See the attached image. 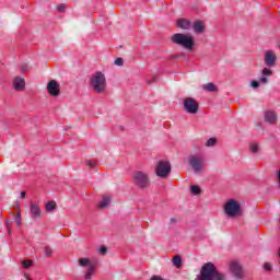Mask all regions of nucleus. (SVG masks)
Here are the masks:
<instances>
[{"mask_svg": "<svg viewBox=\"0 0 280 280\" xmlns=\"http://www.w3.org/2000/svg\"><path fill=\"white\" fill-rule=\"evenodd\" d=\"M195 280H226V277L218 271V267L213 262H206Z\"/></svg>", "mask_w": 280, "mask_h": 280, "instance_id": "obj_1", "label": "nucleus"}, {"mask_svg": "<svg viewBox=\"0 0 280 280\" xmlns=\"http://www.w3.org/2000/svg\"><path fill=\"white\" fill-rule=\"evenodd\" d=\"M171 42L173 45L183 47L186 51H194V47H196V40L191 34L175 33L171 36Z\"/></svg>", "mask_w": 280, "mask_h": 280, "instance_id": "obj_2", "label": "nucleus"}, {"mask_svg": "<svg viewBox=\"0 0 280 280\" xmlns=\"http://www.w3.org/2000/svg\"><path fill=\"white\" fill-rule=\"evenodd\" d=\"M90 88L92 89V91H94V93H106V75L101 71L92 74V77L90 78Z\"/></svg>", "mask_w": 280, "mask_h": 280, "instance_id": "obj_3", "label": "nucleus"}, {"mask_svg": "<svg viewBox=\"0 0 280 280\" xmlns=\"http://www.w3.org/2000/svg\"><path fill=\"white\" fill-rule=\"evenodd\" d=\"M250 209L248 202L244 200L230 199L223 206V211H246Z\"/></svg>", "mask_w": 280, "mask_h": 280, "instance_id": "obj_4", "label": "nucleus"}, {"mask_svg": "<svg viewBox=\"0 0 280 280\" xmlns=\"http://www.w3.org/2000/svg\"><path fill=\"white\" fill-rule=\"evenodd\" d=\"M79 267L80 268H85V280H91L93 279V276L95 275V261L91 260L88 257H83L79 259Z\"/></svg>", "mask_w": 280, "mask_h": 280, "instance_id": "obj_5", "label": "nucleus"}, {"mask_svg": "<svg viewBox=\"0 0 280 280\" xmlns=\"http://www.w3.org/2000/svg\"><path fill=\"white\" fill-rule=\"evenodd\" d=\"M172 173V164L168 161H159L155 166V174L159 178H167Z\"/></svg>", "mask_w": 280, "mask_h": 280, "instance_id": "obj_6", "label": "nucleus"}, {"mask_svg": "<svg viewBox=\"0 0 280 280\" xmlns=\"http://www.w3.org/2000/svg\"><path fill=\"white\" fill-rule=\"evenodd\" d=\"M133 183L140 189H145V187L150 186V177L148 176V173L142 171H137L133 174Z\"/></svg>", "mask_w": 280, "mask_h": 280, "instance_id": "obj_7", "label": "nucleus"}, {"mask_svg": "<svg viewBox=\"0 0 280 280\" xmlns=\"http://www.w3.org/2000/svg\"><path fill=\"white\" fill-rule=\"evenodd\" d=\"M188 161L195 174H200L202 172V168L205 167V160H202L200 155H190Z\"/></svg>", "mask_w": 280, "mask_h": 280, "instance_id": "obj_8", "label": "nucleus"}, {"mask_svg": "<svg viewBox=\"0 0 280 280\" xmlns=\"http://www.w3.org/2000/svg\"><path fill=\"white\" fill-rule=\"evenodd\" d=\"M230 272L232 277L236 280H243L244 279V267H242V264L238 261H232L230 262Z\"/></svg>", "mask_w": 280, "mask_h": 280, "instance_id": "obj_9", "label": "nucleus"}, {"mask_svg": "<svg viewBox=\"0 0 280 280\" xmlns=\"http://www.w3.org/2000/svg\"><path fill=\"white\" fill-rule=\"evenodd\" d=\"M184 110L189 115H196L198 113V102L195 98L187 97L184 100Z\"/></svg>", "mask_w": 280, "mask_h": 280, "instance_id": "obj_10", "label": "nucleus"}, {"mask_svg": "<svg viewBox=\"0 0 280 280\" xmlns=\"http://www.w3.org/2000/svg\"><path fill=\"white\" fill-rule=\"evenodd\" d=\"M47 91L52 97H58L60 95V84L56 80H51L47 84Z\"/></svg>", "mask_w": 280, "mask_h": 280, "instance_id": "obj_11", "label": "nucleus"}, {"mask_svg": "<svg viewBox=\"0 0 280 280\" xmlns=\"http://www.w3.org/2000/svg\"><path fill=\"white\" fill-rule=\"evenodd\" d=\"M265 63L267 67H275V63L277 62V54L272 50H267L265 52Z\"/></svg>", "mask_w": 280, "mask_h": 280, "instance_id": "obj_12", "label": "nucleus"}, {"mask_svg": "<svg viewBox=\"0 0 280 280\" xmlns=\"http://www.w3.org/2000/svg\"><path fill=\"white\" fill-rule=\"evenodd\" d=\"M192 23L190 20H187L185 18H180L176 22V27H179V30H186L189 31L191 30Z\"/></svg>", "mask_w": 280, "mask_h": 280, "instance_id": "obj_13", "label": "nucleus"}, {"mask_svg": "<svg viewBox=\"0 0 280 280\" xmlns=\"http://www.w3.org/2000/svg\"><path fill=\"white\" fill-rule=\"evenodd\" d=\"M191 30L195 32V34L199 35V34H205V22L197 20L192 23Z\"/></svg>", "mask_w": 280, "mask_h": 280, "instance_id": "obj_14", "label": "nucleus"}, {"mask_svg": "<svg viewBox=\"0 0 280 280\" xmlns=\"http://www.w3.org/2000/svg\"><path fill=\"white\" fill-rule=\"evenodd\" d=\"M264 119L266 124L275 125L277 124V113L272 110L265 112Z\"/></svg>", "mask_w": 280, "mask_h": 280, "instance_id": "obj_15", "label": "nucleus"}, {"mask_svg": "<svg viewBox=\"0 0 280 280\" xmlns=\"http://www.w3.org/2000/svg\"><path fill=\"white\" fill-rule=\"evenodd\" d=\"M13 88L15 89V91H23V89H25V79L21 77H15L13 79Z\"/></svg>", "mask_w": 280, "mask_h": 280, "instance_id": "obj_16", "label": "nucleus"}, {"mask_svg": "<svg viewBox=\"0 0 280 280\" xmlns=\"http://www.w3.org/2000/svg\"><path fill=\"white\" fill-rule=\"evenodd\" d=\"M270 75H272V70L268 69V68H265L261 72L259 83L260 84H268V78H270Z\"/></svg>", "mask_w": 280, "mask_h": 280, "instance_id": "obj_17", "label": "nucleus"}, {"mask_svg": "<svg viewBox=\"0 0 280 280\" xmlns=\"http://www.w3.org/2000/svg\"><path fill=\"white\" fill-rule=\"evenodd\" d=\"M224 218H228L229 220L242 218V211H224Z\"/></svg>", "mask_w": 280, "mask_h": 280, "instance_id": "obj_18", "label": "nucleus"}, {"mask_svg": "<svg viewBox=\"0 0 280 280\" xmlns=\"http://www.w3.org/2000/svg\"><path fill=\"white\" fill-rule=\"evenodd\" d=\"M110 205V196H103V199L98 203V209H106Z\"/></svg>", "mask_w": 280, "mask_h": 280, "instance_id": "obj_19", "label": "nucleus"}, {"mask_svg": "<svg viewBox=\"0 0 280 280\" xmlns=\"http://www.w3.org/2000/svg\"><path fill=\"white\" fill-rule=\"evenodd\" d=\"M203 91H208V93H215L218 91V86L213 83H207L202 86Z\"/></svg>", "mask_w": 280, "mask_h": 280, "instance_id": "obj_20", "label": "nucleus"}, {"mask_svg": "<svg viewBox=\"0 0 280 280\" xmlns=\"http://www.w3.org/2000/svg\"><path fill=\"white\" fill-rule=\"evenodd\" d=\"M56 209H58L56 201H49L46 203V211H56Z\"/></svg>", "mask_w": 280, "mask_h": 280, "instance_id": "obj_21", "label": "nucleus"}, {"mask_svg": "<svg viewBox=\"0 0 280 280\" xmlns=\"http://www.w3.org/2000/svg\"><path fill=\"white\" fill-rule=\"evenodd\" d=\"M173 264L176 266V268H180L183 264V258L180 256H174Z\"/></svg>", "mask_w": 280, "mask_h": 280, "instance_id": "obj_22", "label": "nucleus"}, {"mask_svg": "<svg viewBox=\"0 0 280 280\" xmlns=\"http://www.w3.org/2000/svg\"><path fill=\"white\" fill-rule=\"evenodd\" d=\"M218 143L215 138H210L206 142V148H213Z\"/></svg>", "mask_w": 280, "mask_h": 280, "instance_id": "obj_23", "label": "nucleus"}, {"mask_svg": "<svg viewBox=\"0 0 280 280\" xmlns=\"http://www.w3.org/2000/svg\"><path fill=\"white\" fill-rule=\"evenodd\" d=\"M190 194H192L194 196H200V186H191Z\"/></svg>", "mask_w": 280, "mask_h": 280, "instance_id": "obj_24", "label": "nucleus"}, {"mask_svg": "<svg viewBox=\"0 0 280 280\" xmlns=\"http://www.w3.org/2000/svg\"><path fill=\"white\" fill-rule=\"evenodd\" d=\"M13 220L18 226H21V212H15L13 214Z\"/></svg>", "mask_w": 280, "mask_h": 280, "instance_id": "obj_25", "label": "nucleus"}, {"mask_svg": "<svg viewBox=\"0 0 280 280\" xmlns=\"http://www.w3.org/2000/svg\"><path fill=\"white\" fill-rule=\"evenodd\" d=\"M44 255L46 257H51V255H54V249H51V247L48 246L44 247Z\"/></svg>", "mask_w": 280, "mask_h": 280, "instance_id": "obj_26", "label": "nucleus"}, {"mask_svg": "<svg viewBox=\"0 0 280 280\" xmlns=\"http://www.w3.org/2000/svg\"><path fill=\"white\" fill-rule=\"evenodd\" d=\"M249 150H250V152H254V154H255V153L259 152V145L257 143H252L249 145Z\"/></svg>", "mask_w": 280, "mask_h": 280, "instance_id": "obj_27", "label": "nucleus"}, {"mask_svg": "<svg viewBox=\"0 0 280 280\" xmlns=\"http://www.w3.org/2000/svg\"><path fill=\"white\" fill-rule=\"evenodd\" d=\"M85 165H86L88 167H90V170H95V161H93V160H88V161L85 162Z\"/></svg>", "mask_w": 280, "mask_h": 280, "instance_id": "obj_28", "label": "nucleus"}, {"mask_svg": "<svg viewBox=\"0 0 280 280\" xmlns=\"http://www.w3.org/2000/svg\"><path fill=\"white\" fill-rule=\"evenodd\" d=\"M31 218H33V220H38V218H40V211H32Z\"/></svg>", "mask_w": 280, "mask_h": 280, "instance_id": "obj_29", "label": "nucleus"}, {"mask_svg": "<svg viewBox=\"0 0 280 280\" xmlns=\"http://www.w3.org/2000/svg\"><path fill=\"white\" fill-rule=\"evenodd\" d=\"M114 65L117 67H124V59L122 58H116L114 61Z\"/></svg>", "mask_w": 280, "mask_h": 280, "instance_id": "obj_30", "label": "nucleus"}, {"mask_svg": "<svg viewBox=\"0 0 280 280\" xmlns=\"http://www.w3.org/2000/svg\"><path fill=\"white\" fill-rule=\"evenodd\" d=\"M32 264H34V261H32V260H24L22 262V266H23V268H30L32 266Z\"/></svg>", "mask_w": 280, "mask_h": 280, "instance_id": "obj_31", "label": "nucleus"}, {"mask_svg": "<svg viewBox=\"0 0 280 280\" xmlns=\"http://www.w3.org/2000/svg\"><path fill=\"white\" fill-rule=\"evenodd\" d=\"M31 211H40V207H38V203H32Z\"/></svg>", "mask_w": 280, "mask_h": 280, "instance_id": "obj_32", "label": "nucleus"}, {"mask_svg": "<svg viewBox=\"0 0 280 280\" xmlns=\"http://www.w3.org/2000/svg\"><path fill=\"white\" fill-rule=\"evenodd\" d=\"M265 270H267L268 272L272 271V265L270 262H265L264 266Z\"/></svg>", "mask_w": 280, "mask_h": 280, "instance_id": "obj_33", "label": "nucleus"}, {"mask_svg": "<svg viewBox=\"0 0 280 280\" xmlns=\"http://www.w3.org/2000/svg\"><path fill=\"white\" fill-rule=\"evenodd\" d=\"M252 89H259V81H250Z\"/></svg>", "mask_w": 280, "mask_h": 280, "instance_id": "obj_34", "label": "nucleus"}, {"mask_svg": "<svg viewBox=\"0 0 280 280\" xmlns=\"http://www.w3.org/2000/svg\"><path fill=\"white\" fill-rule=\"evenodd\" d=\"M98 253L101 254V255H106V253H108V248H106V247H100L98 248Z\"/></svg>", "mask_w": 280, "mask_h": 280, "instance_id": "obj_35", "label": "nucleus"}, {"mask_svg": "<svg viewBox=\"0 0 280 280\" xmlns=\"http://www.w3.org/2000/svg\"><path fill=\"white\" fill-rule=\"evenodd\" d=\"M58 12H65V4L57 7Z\"/></svg>", "mask_w": 280, "mask_h": 280, "instance_id": "obj_36", "label": "nucleus"}, {"mask_svg": "<svg viewBox=\"0 0 280 280\" xmlns=\"http://www.w3.org/2000/svg\"><path fill=\"white\" fill-rule=\"evenodd\" d=\"M25 196H27V192L25 190H23L21 194H20V198L23 200L25 199Z\"/></svg>", "mask_w": 280, "mask_h": 280, "instance_id": "obj_37", "label": "nucleus"}, {"mask_svg": "<svg viewBox=\"0 0 280 280\" xmlns=\"http://www.w3.org/2000/svg\"><path fill=\"white\" fill-rule=\"evenodd\" d=\"M151 280H165V279H163L160 276H153V277H151Z\"/></svg>", "mask_w": 280, "mask_h": 280, "instance_id": "obj_38", "label": "nucleus"}, {"mask_svg": "<svg viewBox=\"0 0 280 280\" xmlns=\"http://www.w3.org/2000/svg\"><path fill=\"white\" fill-rule=\"evenodd\" d=\"M24 277H25V279H27V280H32V279H30V276H28L27 273H25Z\"/></svg>", "mask_w": 280, "mask_h": 280, "instance_id": "obj_39", "label": "nucleus"}, {"mask_svg": "<svg viewBox=\"0 0 280 280\" xmlns=\"http://www.w3.org/2000/svg\"><path fill=\"white\" fill-rule=\"evenodd\" d=\"M171 222H176V218H171Z\"/></svg>", "mask_w": 280, "mask_h": 280, "instance_id": "obj_40", "label": "nucleus"}, {"mask_svg": "<svg viewBox=\"0 0 280 280\" xmlns=\"http://www.w3.org/2000/svg\"><path fill=\"white\" fill-rule=\"evenodd\" d=\"M8 229H10V223H7Z\"/></svg>", "mask_w": 280, "mask_h": 280, "instance_id": "obj_41", "label": "nucleus"}]
</instances>
